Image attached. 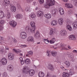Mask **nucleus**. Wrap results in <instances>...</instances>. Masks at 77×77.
Instances as JSON below:
<instances>
[{"mask_svg":"<svg viewBox=\"0 0 77 77\" xmlns=\"http://www.w3.org/2000/svg\"><path fill=\"white\" fill-rule=\"evenodd\" d=\"M0 23L1 24H2V25H3L5 23V21L4 20H2L0 22Z\"/></svg>","mask_w":77,"mask_h":77,"instance_id":"49530a36","label":"nucleus"},{"mask_svg":"<svg viewBox=\"0 0 77 77\" xmlns=\"http://www.w3.org/2000/svg\"><path fill=\"white\" fill-rule=\"evenodd\" d=\"M5 53V49L3 48H0V53L1 54H3Z\"/></svg>","mask_w":77,"mask_h":77,"instance_id":"a19ab883","label":"nucleus"},{"mask_svg":"<svg viewBox=\"0 0 77 77\" xmlns=\"http://www.w3.org/2000/svg\"><path fill=\"white\" fill-rule=\"evenodd\" d=\"M73 27L74 29H77V22H75L73 23Z\"/></svg>","mask_w":77,"mask_h":77,"instance_id":"7c9ffc66","label":"nucleus"},{"mask_svg":"<svg viewBox=\"0 0 77 77\" xmlns=\"http://www.w3.org/2000/svg\"><path fill=\"white\" fill-rule=\"evenodd\" d=\"M55 32H56V29L55 28H51L50 29V32L49 33V35L51 36H53V35H54V34L55 33Z\"/></svg>","mask_w":77,"mask_h":77,"instance_id":"20e7f679","label":"nucleus"},{"mask_svg":"<svg viewBox=\"0 0 77 77\" xmlns=\"http://www.w3.org/2000/svg\"><path fill=\"white\" fill-rule=\"evenodd\" d=\"M45 77H50V73L48 72Z\"/></svg>","mask_w":77,"mask_h":77,"instance_id":"8fccbe9b","label":"nucleus"},{"mask_svg":"<svg viewBox=\"0 0 77 77\" xmlns=\"http://www.w3.org/2000/svg\"><path fill=\"white\" fill-rule=\"evenodd\" d=\"M38 75L40 77H44L45 76V74L42 71L39 72H38Z\"/></svg>","mask_w":77,"mask_h":77,"instance_id":"4be33fe9","label":"nucleus"},{"mask_svg":"<svg viewBox=\"0 0 77 77\" xmlns=\"http://www.w3.org/2000/svg\"><path fill=\"white\" fill-rule=\"evenodd\" d=\"M72 52L73 53H77V51L74 50Z\"/></svg>","mask_w":77,"mask_h":77,"instance_id":"bf43d9fd","label":"nucleus"},{"mask_svg":"<svg viewBox=\"0 0 77 77\" xmlns=\"http://www.w3.org/2000/svg\"><path fill=\"white\" fill-rule=\"evenodd\" d=\"M19 59H20V62L21 61H23V59L22 57H20Z\"/></svg>","mask_w":77,"mask_h":77,"instance_id":"052dcab7","label":"nucleus"},{"mask_svg":"<svg viewBox=\"0 0 77 77\" xmlns=\"http://www.w3.org/2000/svg\"><path fill=\"white\" fill-rule=\"evenodd\" d=\"M59 45H60V46H59V47H65V46H66V45H65V44H64L63 43H61L60 44H59Z\"/></svg>","mask_w":77,"mask_h":77,"instance_id":"a18cd8bd","label":"nucleus"},{"mask_svg":"<svg viewBox=\"0 0 77 77\" xmlns=\"http://www.w3.org/2000/svg\"><path fill=\"white\" fill-rule=\"evenodd\" d=\"M58 23L60 26H62L63 25V19L62 18H60L58 20Z\"/></svg>","mask_w":77,"mask_h":77,"instance_id":"dca6fc26","label":"nucleus"},{"mask_svg":"<svg viewBox=\"0 0 77 77\" xmlns=\"http://www.w3.org/2000/svg\"><path fill=\"white\" fill-rule=\"evenodd\" d=\"M69 39L70 40H73L74 41L75 40V37L74 35H71L69 36Z\"/></svg>","mask_w":77,"mask_h":77,"instance_id":"bb28decb","label":"nucleus"},{"mask_svg":"<svg viewBox=\"0 0 77 77\" xmlns=\"http://www.w3.org/2000/svg\"><path fill=\"white\" fill-rule=\"evenodd\" d=\"M62 49H63V50H68V48L65 47L63 48Z\"/></svg>","mask_w":77,"mask_h":77,"instance_id":"680f3d73","label":"nucleus"},{"mask_svg":"<svg viewBox=\"0 0 77 77\" xmlns=\"http://www.w3.org/2000/svg\"><path fill=\"white\" fill-rule=\"evenodd\" d=\"M68 0H63V1L64 2H68Z\"/></svg>","mask_w":77,"mask_h":77,"instance_id":"338daca9","label":"nucleus"},{"mask_svg":"<svg viewBox=\"0 0 77 77\" xmlns=\"http://www.w3.org/2000/svg\"><path fill=\"white\" fill-rule=\"evenodd\" d=\"M36 4H37V3H36V2H34L32 3V5H34L35 6V5H36Z\"/></svg>","mask_w":77,"mask_h":77,"instance_id":"0e129e2a","label":"nucleus"},{"mask_svg":"<svg viewBox=\"0 0 77 77\" xmlns=\"http://www.w3.org/2000/svg\"><path fill=\"white\" fill-rule=\"evenodd\" d=\"M8 75L6 72H4L2 74V77H7Z\"/></svg>","mask_w":77,"mask_h":77,"instance_id":"ea45409f","label":"nucleus"},{"mask_svg":"<svg viewBox=\"0 0 77 77\" xmlns=\"http://www.w3.org/2000/svg\"><path fill=\"white\" fill-rule=\"evenodd\" d=\"M23 73H26V74L29 73V71L27 70V69L26 67L23 68Z\"/></svg>","mask_w":77,"mask_h":77,"instance_id":"cd10ccee","label":"nucleus"},{"mask_svg":"<svg viewBox=\"0 0 77 77\" xmlns=\"http://www.w3.org/2000/svg\"><path fill=\"white\" fill-rule=\"evenodd\" d=\"M59 12L61 15H63L64 14V10H63V9L62 8H59Z\"/></svg>","mask_w":77,"mask_h":77,"instance_id":"412c9836","label":"nucleus"},{"mask_svg":"<svg viewBox=\"0 0 77 77\" xmlns=\"http://www.w3.org/2000/svg\"><path fill=\"white\" fill-rule=\"evenodd\" d=\"M55 41H56L55 38H53L51 39V40H50L49 42L51 44H54Z\"/></svg>","mask_w":77,"mask_h":77,"instance_id":"c9c22d12","label":"nucleus"},{"mask_svg":"<svg viewBox=\"0 0 77 77\" xmlns=\"http://www.w3.org/2000/svg\"><path fill=\"white\" fill-rule=\"evenodd\" d=\"M13 51H14L16 53H19L21 51V50L20 49L17 50L14 48L13 49Z\"/></svg>","mask_w":77,"mask_h":77,"instance_id":"473e14b6","label":"nucleus"},{"mask_svg":"<svg viewBox=\"0 0 77 77\" xmlns=\"http://www.w3.org/2000/svg\"><path fill=\"white\" fill-rule=\"evenodd\" d=\"M3 40V37L0 36V43H2V40Z\"/></svg>","mask_w":77,"mask_h":77,"instance_id":"6e6d98bb","label":"nucleus"},{"mask_svg":"<svg viewBox=\"0 0 77 77\" xmlns=\"http://www.w3.org/2000/svg\"><path fill=\"white\" fill-rule=\"evenodd\" d=\"M7 69L9 71H12L14 69L13 66L11 65H9L7 67Z\"/></svg>","mask_w":77,"mask_h":77,"instance_id":"9b49d317","label":"nucleus"},{"mask_svg":"<svg viewBox=\"0 0 77 77\" xmlns=\"http://www.w3.org/2000/svg\"><path fill=\"white\" fill-rule=\"evenodd\" d=\"M5 47L6 50H9V48L7 46H5Z\"/></svg>","mask_w":77,"mask_h":77,"instance_id":"864d4df0","label":"nucleus"},{"mask_svg":"<svg viewBox=\"0 0 77 77\" xmlns=\"http://www.w3.org/2000/svg\"><path fill=\"white\" fill-rule=\"evenodd\" d=\"M27 41L28 42H34V38L32 36H30L28 37Z\"/></svg>","mask_w":77,"mask_h":77,"instance_id":"2eb2a0df","label":"nucleus"},{"mask_svg":"<svg viewBox=\"0 0 77 77\" xmlns=\"http://www.w3.org/2000/svg\"><path fill=\"white\" fill-rule=\"evenodd\" d=\"M8 58L9 60H12L14 59V54L11 53H9L8 55Z\"/></svg>","mask_w":77,"mask_h":77,"instance_id":"9d476101","label":"nucleus"},{"mask_svg":"<svg viewBox=\"0 0 77 77\" xmlns=\"http://www.w3.org/2000/svg\"><path fill=\"white\" fill-rule=\"evenodd\" d=\"M74 74V70L72 69H70L69 71V74L70 75H72Z\"/></svg>","mask_w":77,"mask_h":77,"instance_id":"79ce46f5","label":"nucleus"},{"mask_svg":"<svg viewBox=\"0 0 77 77\" xmlns=\"http://www.w3.org/2000/svg\"><path fill=\"white\" fill-rule=\"evenodd\" d=\"M69 75L66 72H64L63 73V77H69Z\"/></svg>","mask_w":77,"mask_h":77,"instance_id":"c85d7f7f","label":"nucleus"},{"mask_svg":"<svg viewBox=\"0 0 77 77\" xmlns=\"http://www.w3.org/2000/svg\"><path fill=\"white\" fill-rule=\"evenodd\" d=\"M29 16L31 18H35L36 17V15H35V14L33 13H31L29 15Z\"/></svg>","mask_w":77,"mask_h":77,"instance_id":"4c0bfd02","label":"nucleus"},{"mask_svg":"<svg viewBox=\"0 0 77 77\" xmlns=\"http://www.w3.org/2000/svg\"><path fill=\"white\" fill-rule=\"evenodd\" d=\"M65 6L68 8H73V5L70 3H66L65 4Z\"/></svg>","mask_w":77,"mask_h":77,"instance_id":"4468645a","label":"nucleus"},{"mask_svg":"<svg viewBox=\"0 0 77 77\" xmlns=\"http://www.w3.org/2000/svg\"><path fill=\"white\" fill-rule=\"evenodd\" d=\"M9 23L10 26L13 27H15L17 26V22L14 21H11Z\"/></svg>","mask_w":77,"mask_h":77,"instance_id":"6e6552de","label":"nucleus"},{"mask_svg":"<svg viewBox=\"0 0 77 77\" xmlns=\"http://www.w3.org/2000/svg\"><path fill=\"white\" fill-rule=\"evenodd\" d=\"M74 3H77V0H74L73 1Z\"/></svg>","mask_w":77,"mask_h":77,"instance_id":"69168bd1","label":"nucleus"},{"mask_svg":"<svg viewBox=\"0 0 77 77\" xmlns=\"http://www.w3.org/2000/svg\"><path fill=\"white\" fill-rule=\"evenodd\" d=\"M28 73L30 76H33L35 74V70L33 69H30L28 71Z\"/></svg>","mask_w":77,"mask_h":77,"instance_id":"f8f14e48","label":"nucleus"},{"mask_svg":"<svg viewBox=\"0 0 77 77\" xmlns=\"http://www.w3.org/2000/svg\"><path fill=\"white\" fill-rule=\"evenodd\" d=\"M25 10H26V12H30V11H31L30 7V6L26 7Z\"/></svg>","mask_w":77,"mask_h":77,"instance_id":"e433bc0d","label":"nucleus"},{"mask_svg":"<svg viewBox=\"0 0 77 77\" xmlns=\"http://www.w3.org/2000/svg\"><path fill=\"white\" fill-rule=\"evenodd\" d=\"M38 2L40 4H43L44 2V0H38Z\"/></svg>","mask_w":77,"mask_h":77,"instance_id":"de8ad7c7","label":"nucleus"},{"mask_svg":"<svg viewBox=\"0 0 77 77\" xmlns=\"http://www.w3.org/2000/svg\"><path fill=\"white\" fill-rule=\"evenodd\" d=\"M44 42L45 43V44H48V43H49V40H48L47 39H44Z\"/></svg>","mask_w":77,"mask_h":77,"instance_id":"09e8293b","label":"nucleus"},{"mask_svg":"<svg viewBox=\"0 0 77 77\" xmlns=\"http://www.w3.org/2000/svg\"><path fill=\"white\" fill-rule=\"evenodd\" d=\"M20 36L22 39H25L27 37V33L24 32H22L20 33Z\"/></svg>","mask_w":77,"mask_h":77,"instance_id":"423d86ee","label":"nucleus"},{"mask_svg":"<svg viewBox=\"0 0 77 77\" xmlns=\"http://www.w3.org/2000/svg\"><path fill=\"white\" fill-rule=\"evenodd\" d=\"M30 60L29 58L26 59L24 60L26 64H27L29 65L30 64Z\"/></svg>","mask_w":77,"mask_h":77,"instance_id":"2f4dec72","label":"nucleus"},{"mask_svg":"<svg viewBox=\"0 0 77 77\" xmlns=\"http://www.w3.org/2000/svg\"><path fill=\"white\" fill-rule=\"evenodd\" d=\"M57 10L56 9H54L52 10V14L53 17H55L56 15V11Z\"/></svg>","mask_w":77,"mask_h":77,"instance_id":"f704fd0d","label":"nucleus"},{"mask_svg":"<svg viewBox=\"0 0 77 77\" xmlns=\"http://www.w3.org/2000/svg\"><path fill=\"white\" fill-rule=\"evenodd\" d=\"M33 53L32 51H29L28 52L27 54H26V56L27 57H30L31 56H32V55H33Z\"/></svg>","mask_w":77,"mask_h":77,"instance_id":"393cba45","label":"nucleus"},{"mask_svg":"<svg viewBox=\"0 0 77 77\" xmlns=\"http://www.w3.org/2000/svg\"><path fill=\"white\" fill-rule=\"evenodd\" d=\"M40 35L39 34V32L38 31H37V33L36 34H35V38H36L37 39H38L39 38V36Z\"/></svg>","mask_w":77,"mask_h":77,"instance_id":"72a5a7b5","label":"nucleus"},{"mask_svg":"<svg viewBox=\"0 0 77 77\" xmlns=\"http://www.w3.org/2000/svg\"><path fill=\"white\" fill-rule=\"evenodd\" d=\"M60 34L62 36H64L66 35L67 32L65 30H62L60 31Z\"/></svg>","mask_w":77,"mask_h":77,"instance_id":"1a4fd4ad","label":"nucleus"},{"mask_svg":"<svg viewBox=\"0 0 77 77\" xmlns=\"http://www.w3.org/2000/svg\"><path fill=\"white\" fill-rule=\"evenodd\" d=\"M3 3L4 5H5V6H8L9 4L10 3V1H9V0H4L3 1Z\"/></svg>","mask_w":77,"mask_h":77,"instance_id":"a211bd4d","label":"nucleus"},{"mask_svg":"<svg viewBox=\"0 0 77 77\" xmlns=\"http://www.w3.org/2000/svg\"><path fill=\"white\" fill-rule=\"evenodd\" d=\"M65 64L66 65V67L67 68H69L70 66V63L68 61H66L64 62Z\"/></svg>","mask_w":77,"mask_h":77,"instance_id":"c756f323","label":"nucleus"},{"mask_svg":"<svg viewBox=\"0 0 77 77\" xmlns=\"http://www.w3.org/2000/svg\"><path fill=\"white\" fill-rule=\"evenodd\" d=\"M16 6L17 8V9H21V6H20V5L19 4H17Z\"/></svg>","mask_w":77,"mask_h":77,"instance_id":"c03bdc74","label":"nucleus"},{"mask_svg":"<svg viewBox=\"0 0 77 77\" xmlns=\"http://www.w3.org/2000/svg\"><path fill=\"white\" fill-rule=\"evenodd\" d=\"M11 14L9 13H8L7 14L6 17L7 19H9L11 18Z\"/></svg>","mask_w":77,"mask_h":77,"instance_id":"37998d69","label":"nucleus"},{"mask_svg":"<svg viewBox=\"0 0 77 77\" xmlns=\"http://www.w3.org/2000/svg\"><path fill=\"white\" fill-rule=\"evenodd\" d=\"M68 12L69 14H72V11H68Z\"/></svg>","mask_w":77,"mask_h":77,"instance_id":"e2e57ef3","label":"nucleus"},{"mask_svg":"<svg viewBox=\"0 0 77 77\" xmlns=\"http://www.w3.org/2000/svg\"><path fill=\"white\" fill-rule=\"evenodd\" d=\"M57 52L56 51H52L51 52L50 51H47V53H46V54L47 55V56H48V57H50V55H51V54L52 56H53L55 57L56 55H57Z\"/></svg>","mask_w":77,"mask_h":77,"instance_id":"7ed1b4c3","label":"nucleus"},{"mask_svg":"<svg viewBox=\"0 0 77 77\" xmlns=\"http://www.w3.org/2000/svg\"><path fill=\"white\" fill-rule=\"evenodd\" d=\"M30 25L32 28H30L29 26H26L25 29L26 31L29 32H35L36 27H35V23L34 21H32L30 22Z\"/></svg>","mask_w":77,"mask_h":77,"instance_id":"f257e3e1","label":"nucleus"},{"mask_svg":"<svg viewBox=\"0 0 77 77\" xmlns=\"http://www.w3.org/2000/svg\"><path fill=\"white\" fill-rule=\"evenodd\" d=\"M54 0H46V4L44 5V7L46 9H49L51 6L54 5Z\"/></svg>","mask_w":77,"mask_h":77,"instance_id":"f03ea898","label":"nucleus"},{"mask_svg":"<svg viewBox=\"0 0 77 77\" xmlns=\"http://www.w3.org/2000/svg\"><path fill=\"white\" fill-rule=\"evenodd\" d=\"M10 9L12 12H15L16 11V7L14 6H11Z\"/></svg>","mask_w":77,"mask_h":77,"instance_id":"5701e85b","label":"nucleus"},{"mask_svg":"<svg viewBox=\"0 0 77 77\" xmlns=\"http://www.w3.org/2000/svg\"><path fill=\"white\" fill-rule=\"evenodd\" d=\"M36 14L37 16L38 17H41L42 16L43 12L41 11H38L37 12Z\"/></svg>","mask_w":77,"mask_h":77,"instance_id":"ddd939ff","label":"nucleus"},{"mask_svg":"<svg viewBox=\"0 0 77 77\" xmlns=\"http://www.w3.org/2000/svg\"><path fill=\"white\" fill-rule=\"evenodd\" d=\"M20 63L21 64V65H23L24 63V61L23 60V61H20Z\"/></svg>","mask_w":77,"mask_h":77,"instance_id":"5fc2aeb1","label":"nucleus"},{"mask_svg":"<svg viewBox=\"0 0 77 77\" xmlns=\"http://www.w3.org/2000/svg\"><path fill=\"white\" fill-rule=\"evenodd\" d=\"M51 24L52 26H56L57 24V21L56 20H52L51 22Z\"/></svg>","mask_w":77,"mask_h":77,"instance_id":"f3484780","label":"nucleus"},{"mask_svg":"<svg viewBox=\"0 0 77 77\" xmlns=\"http://www.w3.org/2000/svg\"><path fill=\"white\" fill-rule=\"evenodd\" d=\"M32 1H33V0H26V2L28 3H30Z\"/></svg>","mask_w":77,"mask_h":77,"instance_id":"4d7b16f0","label":"nucleus"},{"mask_svg":"<svg viewBox=\"0 0 77 77\" xmlns=\"http://www.w3.org/2000/svg\"><path fill=\"white\" fill-rule=\"evenodd\" d=\"M5 17V14L3 11H2L0 10V19H2Z\"/></svg>","mask_w":77,"mask_h":77,"instance_id":"6ab92c4d","label":"nucleus"},{"mask_svg":"<svg viewBox=\"0 0 77 77\" xmlns=\"http://www.w3.org/2000/svg\"><path fill=\"white\" fill-rule=\"evenodd\" d=\"M67 53L69 55V57L70 58V59H71V60L73 61L74 60V59H73V58L72 57V56L71 55V53L68 52Z\"/></svg>","mask_w":77,"mask_h":77,"instance_id":"58836bf2","label":"nucleus"},{"mask_svg":"<svg viewBox=\"0 0 77 77\" xmlns=\"http://www.w3.org/2000/svg\"><path fill=\"white\" fill-rule=\"evenodd\" d=\"M69 22H70L69 20L67 21L66 28L67 29H68L69 30V31H71V30H72V29L71 26L69 25L70 23Z\"/></svg>","mask_w":77,"mask_h":77,"instance_id":"39448f33","label":"nucleus"},{"mask_svg":"<svg viewBox=\"0 0 77 77\" xmlns=\"http://www.w3.org/2000/svg\"><path fill=\"white\" fill-rule=\"evenodd\" d=\"M45 17L47 19H50L51 18V15L50 14H47L45 15Z\"/></svg>","mask_w":77,"mask_h":77,"instance_id":"b1692460","label":"nucleus"},{"mask_svg":"<svg viewBox=\"0 0 77 77\" xmlns=\"http://www.w3.org/2000/svg\"><path fill=\"white\" fill-rule=\"evenodd\" d=\"M68 47L69 49H71V46L69 45L68 46Z\"/></svg>","mask_w":77,"mask_h":77,"instance_id":"774afa93","label":"nucleus"},{"mask_svg":"<svg viewBox=\"0 0 77 77\" xmlns=\"http://www.w3.org/2000/svg\"><path fill=\"white\" fill-rule=\"evenodd\" d=\"M17 19H21L23 17V15L21 14H17L16 17Z\"/></svg>","mask_w":77,"mask_h":77,"instance_id":"a878e982","label":"nucleus"},{"mask_svg":"<svg viewBox=\"0 0 77 77\" xmlns=\"http://www.w3.org/2000/svg\"><path fill=\"white\" fill-rule=\"evenodd\" d=\"M60 68H61V69H63V70H66V69H65L64 68V67L62 66H61L60 67Z\"/></svg>","mask_w":77,"mask_h":77,"instance_id":"13d9d810","label":"nucleus"},{"mask_svg":"<svg viewBox=\"0 0 77 77\" xmlns=\"http://www.w3.org/2000/svg\"><path fill=\"white\" fill-rule=\"evenodd\" d=\"M3 26H2L1 24H0V30H3Z\"/></svg>","mask_w":77,"mask_h":77,"instance_id":"603ef678","label":"nucleus"},{"mask_svg":"<svg viewBox=\"0 0 77 77\" xmlns=\"http://www.w3.org/2000/svg\"><path fill=\"white\" fill-rule=\"evenodd\" d=\"M2 63V65H6L7 63H8V60L5 58H3L1 60Z\"/></svg>","mask_w":77,"mask_h":77,"instance_id":"0eeeda50","label":"nucleus"},{"mask_svg":"<svg viewBox=\"0 0 77 77\" xmlns=\"http://www.w3.org/2000/svg\"><path fill=\"white\" fill-rule=\"evenodd\" d=\"M20 47L22 48H25V47H27V45H21Z\"/></svg>","mask_w":77,"mask_h":77,"instance_id":"3c124183","label":"nucleus"},{"mask_svg":"<svg viewBox=\"0 0 77 77\" xmlns=\"http://www.w3.org/2000/svg\"><path fill=\"white\" fill-rule=\"evenodd\" d=\"M48 68L49 69H50V70H51V71H54V67H53V66L51 64H50L48 65Z\"/></svg>","mask_w":77,"mask_h":77,"instance_id":"aec40b11","label":"nucleus"}]
</instances>
